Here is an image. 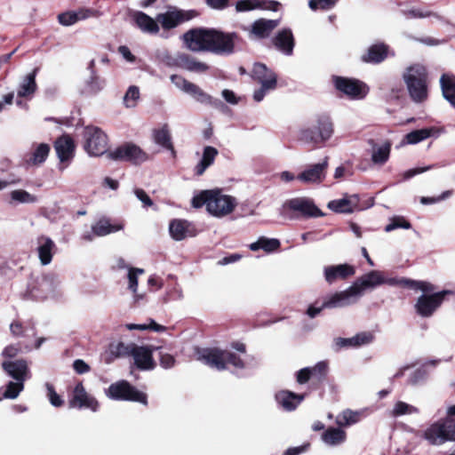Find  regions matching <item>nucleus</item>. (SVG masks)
Here are the masks:
<instances>
[{"label":"nucleus","mask_w":455,"mask_h":455,"mask_svg":"<svg viewBox=\"0 0 455 455\" xmlns=\"http://www.w3.org/2000/svg\"><path fill=\"white\" fill-rule=\"evenodd\" d=\"M281 4L275 0H258V9L277 12Z\"/></svg>","instance_id":"63"},{"label":"nucleus","mask_w":455,"mask_h":455,"mask_svg":"<svg viewBox=\"0 0 455 455\" xmlns=\"http://www.w3.org/2000/svg\"><path fill=\"white\" fill-rule=\"evenodd\" d=\"M53 147L60 163H69L74 158L76 144L69 134H63L57 138Z\"/></svg>","instance_id":"19"},{"label":"nucleus","mask_w":455,"mask_h":455,"mask_svg":"<svg viewBox=\"0 0 455 455\" xmlns=\"http://www.w3.org/2000/svg\"><path fill=\"white\" fill-rule=\"evenodd\" d=\"M411 228V223L402 216H395L390 220V223L385 227L386 232H391L396 228L409 229Z\"/></svg>","instance_id":"54"},{"label":"nucleus","mask_w":455,"mask_h":455,"mask_svg":"<svg viewBox=\"0 0 455 455\" xmlns=\"http://www.w3.org/2000/svg\"><path fill=\"white\" fill-rule=\"evenodd\" d=\"M339 0H309V8L315 11H329L335 7Z\"/></svg>","instance_id":"52"},{"label":"nucleus","mask_w":455,"mask_h":455,"mask_svg":"<svg viewBox=\"0 0 455 455\" xmlns=\"http://www.w3.org/2000/svg\"><path fill=\"white\" fill-rule=\"evenodd\" d=\"M219 152L215 148L212 146H206L204 148L201 161L195 167L196 175H203L205 170L213 164Z\"/></svg>","instance_id":"38"},{"label":"nucleus","mask_w":455,"mask_h":455,"mask_svg":"<svg viewBox=\"0 0 455 455\" xmlns=\"http://www.w3.org/2000/svg\"><path fill=\"white\" fill-rule=\"evenodd\" d=\"M47 395L50 400V403L55 407H60L63 405L64 402L60 395L55 391L54 387L52 384L47 383Z\"/></svg>","instance_id":"59"},{"label":"nucleus","mask_w":455,"mask_h":455,"mask_svg":"<svg viewBox=\"0 0 455 455\" xmlns=\"http://www.w3.org/2000/svg\"><path fill=\"white\" fill-rule=\"evenodd\" d=\"M355 296L357 294L355 290H352L351 285L345 291H336L327 296L323 301V307L336 308L347 307L353 302L352 298Z\"/></svg>","instance_id":"22"},{"label":"nucleus","mask_w":455,"mask_h":455,"mask_svg":"<svg viewBox=\"0 0 455 455\" xmlns=\"http://www.w3.org/2000/svg\"><path fill=\"white\" fill-rule=\"evenodd\" d=\"M144 273V269L131 267L128 273L129 279V289L132 291L134 293L137 291L138 287V274Z\"/></svg>","instance_id":"57"},{"label":"nucleus","mask_w":455,"mask_h":455,"mask_svg":"<svg viewBox=\"0 0 455 455\" xmlns=\"http://www.w3.org/2000/svg\"><path fill=\"white\" fill-rule=\"evenodd\" d=\"M332 81L335 89L351 100L363 99L369 92L367 84L356 78L333 76Z\"/></svg>","instance_id":"13"},{"label":"nucleus","mask_w":455,"mask_h":455,"mask_svg":"<svg viewBox=\"0 0 455 455\" xmlns=\"http://www.w3.org/2000/svg\"><path fill=\"white\" fill-rule=\"evenodd\" d=\"M307 394H297L287 389L279 390L275 395L277 404L286 411H292L304 401Z\"/></svg>","instance_id":"20"},{"label":"nucleus","mask_w":455,"mask_h":455,"mask_svg":"<svg viewBox=\"0 0 455 455\" xmlns=\"http://www.w3.org/2000/svg\"><path fill=\"white\" fill-rule=\"evenodd\" d=\"M329 364L326 361L318 362L313 367H305L295 374L296 381L299 385L309 384V388L317 389L328 379Z\"/></svg>","instance_id":"9"},{"label":"nucleus","mask_w":455,"mask_h":455,"mask_svg":"<svg viewBox=\"0 0 455 455\" xmlns=\"http://www.w3.org/2000/svg\"><path fill=\"white\" fill-rule=\"evenodd\" d=\"M411 100L415 103H422L428 98V73L420 64L408 67L403 74Z\"/></svg>","instance_id":"4"},{"label":"nucleus","mask_w":455,"mask_h":455,"mask_svg":"<svg viewBox=\"0 0 455 455\" xmlns=\"http://www.w3.org/2000/svg\"><path fill=\"white\" fill-rule=\"evenodd\" d=\"M31 346L26 345L24 347L25 350H31ZM23 347L20 342H18L17 344L9 345L4 347V349L2 352V355L6 358H13L15 357L20 352H22Z\"/></svg>","instance_id":"55"},{"label":"nucleus","mask_w":455,"mask_h":455,"mask_svg":"<svg viewBox=\"0 0 455 455\" xmlns=\"http://www.w3.org/2000/svg\"><path fill=\"white\" fill-rule=\"evenodd\" d=\"M224 350L219 347L196 348L197 359L218 371L225 370Z\"/></svg>","instance_id":"18"},{"label":"nucleus","mask_w":455,"mask_h":455,"mask_svg":"<svg viewBox=\"0 0 455 455\" xmlns=\"http://www.w3.org/2000/svg\"><path fill=\"white\" fill-rule=\"evenodd\" d=\"M385 277L379 271L372 270L363 276L357 278L352 284V290H355L357 295H360L367 288H373L383 284Z\"/></svg>","instance_id":"24"},{"label":"nucleus","mask_w":455,"mask_h":455,"mask_svg":"<svg viewBox=\"0 0 455 455\" xmlns=\"http://www.w3.org/2000/svg\"><path fill=\"white\" fill-rule=\"evenodd\" d=\"M2 368L17 381L23 382L28 372L27 362L23 359L16 360L13 362L4 361L2 363Z\"/></svg>","instance_id":"31"},{"label":"nucleus","mask_w":455,"mask_h":455,"mask_svg":"<svg viewBox=\"0 0 455 455\" xmlns=\"http://www.w3.org/2000/svg\"><path fill=\"white\" fill-rule=\"evenodd\" d=\"M355 274V267L347 263L327 266L323 269L325 281L330 284L338 280H347Z\"/></svg>","instance_id":"21"},{"label":"nucleus","mask_w":455,"mask_h":455,"mask_svg":"<svg viewBox=\"0 0 455 455\" xmlns=\"http://www.w3.org/2000/svg\"><path fill=\"white\" fill-rule=\"evenodd\" d=\"M12 200L21 204H34L37 202V196L23 189H16L10 193Z\"/></svg>","instance_id":"47"},{"label":"nucleus","mask_w":455,"mask_h":455,"mask_svg":"<svg viewBox=\"0 0 455 455\" xmlns=\"http://www.w3.org/2000/svg\"><path fill=\"white\" fill-rule=\"evenodd\" d=\"M258 9V0H240L235 4V10L239 12Z\"/></svg>","instance_id":"62"},{"label":"nucleus","mask_w":455,"mask_h":455,"mask_svg":"<svg viewBox=\"0 0 455 455\" xmlns=\"http://www.w3.org/2000/svg\"><path fill=\"white\" fill-rule=\"evenodd\" d=\"M275 46L287 55H291L294 47V37L291 29L283 28L273 38Z\"/></svg>","instance_id":"32"},{"label":"nucleus","mask_w":455,"mask_h":455,"mask_svg":"<svg viewBox=\"0 0 455 455\" xmlns=\"http://www.w3.org/2000/svg\"><path fill=\"white\" fill-rule=\"evenodd\" d=\"M123 228L122 225L111 224L108 219H100L94 226L92 232L98 236L107 235Z\"/></svg>","instance_id":"44"},{"label":"nucleus","mask_w":455,"mask_h":455,"mask_svg":"<svg viewBox=\"0 0 455 455\" xmlns=\"http://www.w3.org/2000/svg\"><path fill=\"white\" fill-rule=\"evenodd\" d=\"M451 293H452V291L444 290L430 295L423 294L419 296L415 304L417 313L423 317L431 316L434 312L442 305L445 296Z\"/></svg>","instance_id":"16"},{"label":"nucleus","mask_w":455,"mask_h":455,"mask_svg":"<svg viewBox=\"0 0 455 455\" xmlns=\"http://www.w3.org/2000/svg\"><path fill=\"white\" fill-rule=\"evenodd\" d=\"M171 81L178 88L191 95L195 99H196L197 96L204 97V94H202V89L198 85L189 82L180 75H172Z\"/></svg>","instance_id":"35"},{"label":"nucleus","mask_w":455,"mask_h":455,"mask_svg":"<svg viewBox=\"0 0 455 455\" xmlns=\"http://www.w3.org/2000/svg\"><path fill=\"white\" fill-rule=\"evenodd\" d=\"M281 214L291 220L318 218L324 215L313 199L305 196L286 200L282 205Z\"/></svg>","instance_id":"5"},{"label":"nucleus","mask_w":455,"mask_h":455,"mask_svg":"<svg viewBox=\"0 0 455 455\" xmlns=\"http://www.w3.org/2000/svg\"><path fill=\"white\" fill-rule=\"evenodd\" d=\"M251 78L260 84V87L253 93V99L257 102L261 101L267 92L275 90L277 86L275 73L261 62L253 65Z\"/></svg>","instance_id":"7"},{"label":"nucleus","mask_w":455,"mask_h":455,"mask_svg":"<svg viewBox=\"0 0 455 455\" xmlns=\"http://www.w3.org/2000/svg\"><path fill=\"white\" fill-rule=\"evenodd\" d=\"M433 128L414 130L405 135V140L408 144H416L429 138L433 134Z\"/></svg>","instance_id":"45"},{"label":"nucleus","mask_w":455,"mask_h":455,"mask_svg":"<svg viewBox=\"0 0 455 455\" xmlns=\"http://www.w3.org/2000/svg\"><path fill=\"white\" fill-rule=\"evenodd\" d=\"M199 12L196 10H181L174 8L164 13L156 15V20L161 24L164 30L172 29L179 25L189 21L197 17Z\"/></svg>","instance_id":"14"},{"label":"nucleus","mask_w":455,"mask_h":455,"mask_svg":"<svg viewBox=\"0 0 455 455\" xmlns=\"http://www.w3.org/2000/svg\"><path fill=\"white\" fill-rule=\"evenodd\" d=\"M136 345L135 343L124 344V342H118L116 346H111V353L116 357L132 356L133 347H136Z\"/></svg>","instance_id":"50"},{"label":"nucleus","mask_w":455,"mask_h":455,"mask_svg":"<svg viewBox=\"0 0 455 455\" xmlns=\"http://www.w3.org/2000/svg\"><path fill=\"white\" fill-rule=\"evenodd\" d=\"M389 46L385 43L374 44L361 56V60L364 63L379 64L387 58Z\"/></svg>","instance_id":"26"},{"label":"nucleus","mask_w":455,"mask_h":455,"mask_svg":"<svg viewBox=\"0 0 455 455\" xmlns=\"http://www.w3.org/2000/svg\"><path fill=\"white\" fill-rule=\"evenodd\" d=\"M355 203H353L348 198L332 200V201L329 202L328 208L335 212H338V213H350L353 212L354 207L356 205V204L358 202L357 196H355Z\"/></svg>","instance_id":"43"},{"label":"nucleus","mask_w":455,"mask_h":455,"mask_svg":"<svg viewBox=\"0 0 455 455\" xmlns=\"http://www.w3.org/2000/svg\"><path fill=\"white\" fill-rule=\"evenodd\" d=\"M100 12L92 8H81L77 12H65L58 15V21L63 26H71L78 20L98 17Z\"/></svg>","instance_id":"25"},{"label":"nucleus","mask_w":455,"mask_h":455,"mask_svg":"<svg viewBox=\"0 0 455 455\" xmlns=\"http://www.w3.org/2000/svg\"><path fill=\"white\" fill-rule=\"evenodd\" d=\"M391 144L389 142H386L381 147L373 150L371 156L372 162L378 164H384L389 158Z\"/></svg>","instance_id":"46"},{"label":"nucleus","mask_w":455,"mask_h":455,"mask_svg":"<svg viewBox=\"0 0 455 455\" xmlns=\"http://www.w3.org/2000/svg\"><path fill=\"white\" fill-rule=\"evenodd\" d=\"M415 411H416V409L413 406H411L404 402L399 401L395 404L393 415L394 416H401V415L411 413Z\"/></svg>","instance_id":"60"},{"label":"nucleus","mask_w":455,"mask_h":455,"mask_svg":"<svg viewBox=\"0 0 455 455\" xmlns=\"http://www.w3.org/2000/svg\"><path fill=\"white\" fill-rule=\"evenodd\" d=\"M186 47L191 52H208L217 55H231L243 38L236 32H225L213 28L198 27L182 36Z\"/></svg>","instance_id":"1"},{"label":"nucleus","mask_w":455,"mask_h":455,"mask_svg":"<svg viewBox=\"0 0 455 455\" xmlns=\"http://www.w3.org/2000/svg\"><path fill=\"white\" fill-rule=\"evenodd\" d=\"M280 246L281 243L278 239L261 236L257 242L250 244V249L253 251L262 249L266 252H273L278 250Z\"/></svg>","instance_id":"42"},{"label":"nucleus","mask_w":455,"mask_h":455,"mask_svg":"<svg viewBox=\"0 0 455 455\" xmlns=\"http://www.w3.org/2000/svg\"><path fill=\"white\" fill-rule=\"evenodd\" d=\"M160 349L159 347L153 345L139 346L133 347L132 358L134 365L140 371H152L156 367V363L154 360L153 354L155 351Z\"/></svg>","instance_id":"17"},{"label":"nucleus","mask_w":455,"mask_h":455,"mask_svg":"<svg viewBox=\"0 0 455 455\" xmlns=\"http://www.w3.org/2000/svg\"><path fill=\"white\" fill-rule=\"evenodd\" d=\"M202 94H204V97L197 96L196 100L206 105H211L213 108L222 109L224 108H227L225 104L219 99H213L211 95L207 94L202 90Z\"/></svg>","instance_id":"56"},{"label":"nucleus","mask_w":455,"mask_h":455,"mask_svg":"<svg viewBox=\"0 0 455 455\" xmlns=\"http://www.w3.org/2000/svg\"><path fill=\"white\" fill-rule=\"evenodd\" d=\"M50 146L46 143L39 144L33 153H31L28 157L25 158V161L28 164L30 165H37L44 163L49 153H50Z\"/></svg>","instance_id":"41"},{"label":"nucleus","mask_w":455,"mask_h":455,"mask_svg":"<svg viewBox=\"0 0 455 455\" xmlns=\"http://www.w3.org/2000/svg\"><path fill=\"white\" fill-rule=\"evenodd\" d=\"M37 253L42 265L45 266L52 262L56 251L54 242L48 236L41 235L37 238Z\"/></svg>","instance_id":"29"},{"label":"nucleus","mask_w":455,"mask_h":455,"mask_svg":"<svg viewBox=\"0 0 455 455\" xmlns=\"http://www.w3.org/2000/svg\"><path fill=\"white\" fill-rule=\"evenodd\" d=\"M152 136L156 144L170 150L173 156L176 155V150L172 140V134L167 124H164L161 128L154 129Z\"/></svg>","instance_id":"33"},{"label":"nucleus","mask_w":455,"mask_h":455,"mask_svg":"<svg viewBox=\"0 0 455 455\" xmlns=\"http://www.w3.org/2000/svg\"><path fill=\"white\" fill-rule=\"evenodd\" d=\"M140 97V91L137 86H130L124 95V101L127 107H133L135 105V101Z\"/></svg>","instance_id":"58"},{"label":"nucleus","mask_w":455,"mask_h":455,"mask_svg":"<svg viewBox=\"0 0 455 455\" xmlns=\"http://www.w3.org/2000/svg\"><path fill=\"white\" fill-rule=\"evenodd\" d=\"M68 407L79 410L89 409L95 412L99 410L100 403L94 396L86 392L83 382L79 381L69 395Z\"/></svg>","instance_id":"15"},{"label":"nucleus","mask_w":455,"mask_h":455,"mask_svg":"<svg viewBox=\"0 0 455 455\" xmlns=\"http://www.w3.org/2000/svg\"><path fill=\"white\" fill-rule=\"evenodd\" d=\"M148 324H136L129 323L126 325L128 330H139V331H153L156 332H163L166 331V327L156 323L153 319H148Z\"/></svg>","instance_id":"49"},{"label":"nucleus","mask_w":455,"mask_h":455,"mask_svg":"<svg viewBox=\"0 0 455 455\" xmlns=\"http://www.w3.org/2000/svg\"><path fill=\"white\" fill-rule=\"evenodd\" d=\"M158 350L160 365L164 369L173 367L176 363L174 356L169 353L164 352L161 347Z\"/></svg>","instance_id":"61"},{"label":"nucleus","mask_w":455,"mask_h":455,"mask_svg":"<svg viewBox=\"0 0 455 455\" xmlns=\"http://www.w3.org/2000/svg\"><path fill=\"white\" fill-rule=\"evenodd\" d=\"M23 387H24L23 382H20V381H17V382L10 381L6 385V389L4 392V394H3V397L4 398H7V399H14L23 390Z\"/></svg>","instance_id":"53"},{"label":"nucleus","mask_w":455,"mask_h":455,"mask_svg":"<svg viewBox=\"0 0 455 455\" xmlns=\"http://www.w3.org/2000/svg\"><path fill=\"white\" fill-rule=\"evenodd\" d=\"M108 397L116 401H130L148 405V395L137 389L127 380L112 383L106 392Z\"/></svg>","instance_id":"8"},{"label":"nucleus","mask_w":455,"mask_h":455,"mask_svg":"<svg viewBox=\"0 0 455 455\" xmlns=\"http://www.w3.org/2000/svg\"><path fill=\"white\" fill-rule=\"evenodd\" d=\"M175 65L180 68L192 72L204 73L209 69V66L196 60V58L187 53H180L175 59Z\"/></svg>","instance_id":"30"},{"label":"nucleus","mask_w":455,"mask_h":455,"mask_svg":"<svg viewBox=\"0 0 455 455\" xmlns=\"http://www.w3.org/2000/svg\"><path fill=\"white\" fill-rule=\"evenodd\" d=\"M384 283H387L391 286H400L403 288H407L414 291L420 290L423 292H432L435 289V285L428 282L417 281L406 277L385 278Z\"/></svg>","instance_id":"23"},{"label":"nucleus","mask_w":455,"mask_h":455,"mask_svg":"<svg viewBox=\"0 0 455 455\" xmlns=\"http://www.w3.org/2000/svg\"><path fill=\"white\" fill-rule=\"evenodd\" d=\"M328 167V157L323 163L315 164L300 172L297 179L304 183L321 182L325 177Z\"/></svg>","instance_id":"27"},{"label":"nucleus","mask_w":455,"mask_h":455,"mask_svg":"<svg viewBox=\"0 0 455 455\" xmlns=\"http://www.w3.org/2000/svg\"><path fill=\"white\" fill-rule=\"evenodd\" d=\"M189 227L190 223L186 220H172L169 226L170 234L176 241L183 240L187 236Z\"/></svg>","instance_id":"40"},{"label":"nucleus","mask_w":455,"mask_h":455,"mask_svg":"<svg viewBox=\"0 0 455 455\" xmlns=\"http://www.w3.org/2000/svg\"><path fill=\"white\" fill-rule=\"evenodd\" d=\"M84 150L92 156H100L108 153V139L99 127L86 126L84 132Z\"/></svg>","instance_id":"10"},{"label":"nucleus","mask_w":455,"mask_h":455,"mask_svg":"<svg viewBox=\"0 0 455 455\" xmlns=\"http://www.w3.org/2000/svg\"><path fill=\"white\" fill-rule=\"evenodd\" d=\"M39 71V68H35L33 71L28 74L22 83L20 84L18 90V96L20 98L28 97L35 93L37 89V85L36 83V76L37 72Z\"/></svg>","instance_id":"37"},{"label":"nucleus","mask_w":455,"mask_h":455,"mask_svg":"<svg viewBox=\"0 0 455 455\" xmlns=\"http://www.w3.org/2000/svg\"><path fill=\"white\" fill-rule=\"evenodd\" d=\"M191 204L196 209L205 205L207 212L212 216L223 217L234 211L236 203L234 197L222 194L221 190L211 189L196 195Z\"/></svg>","instance_id":"3"},{"label":"nucleus","mask_w":455,"mask_h":455,"mask_svg":"<svg viewBox=\"0 0 455 455\" xmlns=\"http://www.w3.org/2000/svg\"><path fill=\"white\" fill-rule=\"evenodd\" d=\"M360 414L351 410L344 411L337 418V424L339 427H347L358 422Z\"/></svg>","instance_id":"48"},{"label":"nucleus","mask_w":455,"mask_h":455,"mask_svg":"<svg viewBox=\"0 0 455 455\" xmlns=\"http://www.w3.org/2000/svg\"><path fill=\"white\" fill-rule=\"evenodd\" d=\"M455 419L444 418L430 425L424 432V438L432 445L454 442Z\"/></svg>","instance_id":"6"},{"label":"nucleus","mask_w":455,"mask_h":455,"mask_svg":"<svg viewBox=\"0 0 455 455\" xmlns=\"http://www.w3.org/2000/svg\"><path fill=\"white\" fill-rule=\"evenodd\" d=\"M224 362H225V370L227 369V365L230 364L236 369H244L246 364L244 361L237 355L235 353L224 350Z\"/></svg>","instance_id":"51"},{"label":"nucleus","mask_w":455,"mask_h":455,"mask_svg":"<svg viewBox=\"0 0 455 455\" xmlns=\"http://www.w3.org/2000/svg\"><path fill=\"white\" fill-rule=\"evenodd\" d=\"M346 439L347 433L339 427H330L322 434V440L331 446L341 444Z\"/></svg>","instance_id":"39"},{"label":"nucleus","mask_w":455,"mask_h":455,"mask_svg":"<svg viewBox=\"0 0 455 455\" xmlns=\"http://www.w3.org/2000/svg\"><path fill=\"white\" fill-rule=\"evenodd\" d=\"M108 157L114 161L128 162L139 165L148 159V155L138 145L124 142L112 151L108 152Z\"/></svg>","instance_id":"11"},{"label":"nucleus","mask_w":455,"mask_h":455,"mask_svg":"<svg viewBox=\"0 0 455 455\" xmlns=\"http://www.w3.org/2000/svg\"><path fill=\"white\" fill-rule=\"evenodd\" d=\"M373 339L371 332H361L353 337L355 347L370 343Z\"/></svg>","instance_id":"64"},{"label":"nucleus","mask_w":455,"mask_h":455,"mask_svg":"<svg viewBox=\"0 0 455 455\" xmlns=\"http://www.w3.org/2000/svg\"><path fill=\"white\" fill-rule=\"evenodd\" d=\"M277 25V20L259 19L251 24L250 30L251 36L257 39L267 38Z\"/></svg>","instance_id":"28"},{"label":"nucleus","mask_w":455,"mask_h":455,"mask_svg":"<svg viewBox=\"0 0 455 455\" xmlns=\"http://www.w3.org/2000/svg\"><path fill=\"white\" fill-rule=\"evenodd\" d=\"M55 289V276L52 273L31 275L27 292L36 300H44Z\"/></svg>","instance_id":"12"},{"label":"nucleus","mask_w":455,"mask_h":455,"mask_svg":"<svg viewBox=\"0 0 455 455\" xmlns=\"http://www.w3.org/2000/svg\"><path fill=\"white\" fill-rule=\"evenodd\" d=\"M333 132L331 118L328 115L321 114L316 116L311 124L299 130L297 139L310 149H315L323 147L331 138Z\"/></svg>","instance_id":"2"},{"label":"nucleus","mask_w":455,"mask_h":455,"mask_svg":"<svg viewBox=\"0 0 455 455\" xmlns=\"http://www.w3.org/2000/svg\"><path fill=\"white\" fill-rule=\"evenodd\" d=\"M133 20L138 28L149 34H157L159 32V23L156 19L154 20L143 12H136Z\"/></svg>","instance_id":"34"},{"label":"nucleus","mask_w":455,"mask_h":455,"mask_svg":"<svg viewBox=\"0 0 455 455\" xmlns=\"http://www.w3.org/2000/svg\"><path fill=\"white\" fill-rule=\"evenodd\" d=\"M440 84L443 98L455 107V76L443 74Z\"/></svg>","instance_id":"36"}]
</instances>
